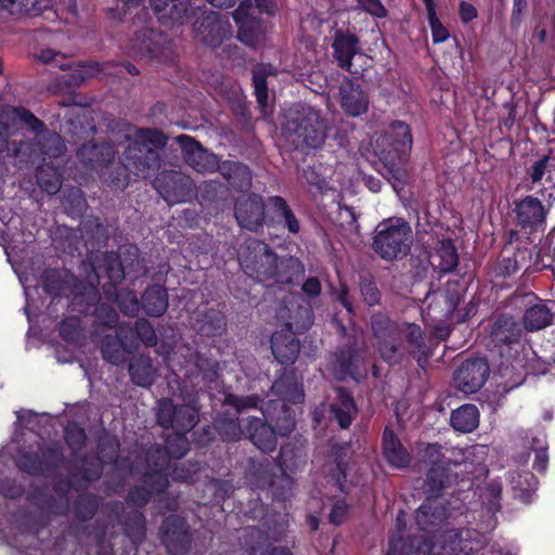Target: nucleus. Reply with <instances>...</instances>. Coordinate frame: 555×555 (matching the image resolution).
<instances>
[{
	"instance_id": "obj_60",
	"label": "nucleus",
	"mask_w": 555,
	"mask_h": 555,
	"mask_svg": "<svg viewBox=\"0 0 555 555\" xmlns=\"http://www.w3.org/2000/svg\"><path fill=\"white\" fill-rule=\"evenodd\" d=\"M546 158L540 159L532 166L531 179L533 182H538L542 179L546 168Z\"/></svg>"
},
{
	"instance_id": "obj_58",
	"label": "nucleus",
	"mask_w": 555,
	"mask_h": 555,
	"mask_svg": "<svg viewBox=\"0 0 555 555\" xmlns=\"http://www.w3.org/2000/svg\"><path fill=\"white\" fill-rule=\"evenodd\" d=\"M460 15L463 22L468 23L477 17V10L470 3L461 2Z\"/></svg>"
},
{
	"instance_id": "obj_39",
	"label": "nucleus",
	"mask_w": 555,
	"mask_h": 555,
	"mask_svg": "<svg viewBox=\"0 0 555 555\" xmlns=\"http://www.w3.org/2000/svg\"><path fill=\"white\" fill-rule=\"evenodd\" d=\"M37 0H0V11L11 15L28 14L35 10Z\"/></svg>"
},
{
	"instance_id": "obj_4",
	"label": "nucleus",
	"mask_w": 555,
	"mask_h": 555,
	"mask_svg": "<svg viewBox=\"0 0 555 555\" xmlns=\"http://www.w3.org/2000/svg\"><path fill=\"white\" fill-rule=\"evenodd\" d=\"M127 137L125 167L138 177H150L159 168L157 151L166 144L165 135L157 130L135 129Z\"/></svg>"
},
{
	"instance_id": "obj_13",
	"label": "nucleus",
	"mask_w": 555,
	"mask_h": 555,
	"mask_svg": "<svg viewBox=\"0 0 555 555\" xmlns=\"http://www.w3.org/2000/svg\"><path fill=\"white\" fill-rule=\"evenodd\" d=\"M235 218L242 228L250 231L262 225L264 218V205L258 195H248L237 202Z\"/></svg>"
},
{
	"instance_id": "obj_28",
	"label": "nucleus",
	"mask_w": 555,
	"mask_h": 555,
	"mask_svg": "<svg viewBox=\"0 0 555 555\" xmlns=\"http://www.w3.org/2000/svg\"><path fill=\"white\" fill-rule=\"evenodd\" d=\"M189 180L177 172L163 173L155 180V188L158 193L166 199L171 201L175 197L180 201L179 189L184 188Z\"/></svg>"
},
{
	"instance_id": "obj_52",
	"label": "nucleus",
	"mask_w": 555,
	"mask_h": 555,
	"mask_svg": "<svg viewBox=\"0 0 555 555\" xmlns=\"http://www.w3.org/2000/svg\"><path fill=\"white\" fill-rule=\"evenodd\" d=\"M48 143L50 151L46 152V154H48L50 157L60 156L65 149L63 140L59 134L55 133L49 135Z\"/></svg>"
},
{
	"instance_id": "obj_51",
	"label": "nucleus",
	"mask_w": 555,
	"mask_h": 555,
	"mask_svg": "<svg viewBox=\"0 0 555 555\" xmlns=\"http://www.w3.org/2000/svg\"><path fill=\"white\" fill-rule=\"evenodd\" d=\"M349 511L348 505L344 501H337L330 514V520L332 524L339 525L344 521Z\"/></svg>"
},
{
	"instance_id": "obj_6",
	"label": "nucleus",
	"mask_w": 555,
	"mask_h": 555,
	"mask_svg": "<svg viewBox=\"0 0 555 555\" xmlns=\"http://www.w3.org/2000/svg\"><path fill=\"white\" fill-rule=\"evenodd\" d=\"M238 262L242 270L249 276L261 282L270 279L284 282L280 275V268L285 267L284 261L278 260L268 245L257 240L246 241L238 250Z\"/></svg>"
},
{
	"instance_id": "obj_17",
	"label": "nucleus",
	"mask_w": 555,
	"mask_h": 555,
	"mask_svg": "<svg viewBox=\"0 0 555 555\" xmlns=\"http://www.w3.org/2000/svg\"><path fill=\"white\" fill-rule=\"evenodd\" d=\"M340 106L350 116H360L367 111L369 99L359 85L344 80L340 85Z\"/></svg>"
},
{
	"instance_id": "obj_8",
	"label": "nucleus",
	"mask_w": 555,
	"mask_h": 555,
	"mask_svg": "<svg viewBox=\"0 0 555 555\" xmlns=\"http://www.w3.org/2000/svg\"><path fill=\"white\" fill-rule=\"evenodd\" d=\"M137 337L147 346L156 344L154 328L149 321L140 319L135 322L134 328L130 326H120L117 332V340L113 345H111L108 340L104 343V358L114 364H118L124 361L126 354L135 349Z\"/></svg>"
},
{
	"instance_id": "obj_7",
	"label": "nucleus",
	"mask_w": 555,
	"mask_h": 555,
	"mask_svg": "<svg viewBox=\"0 0 555 555\" xmlns=\"http://www.w3.org/2000/svg\"><path fill=\"white\" fill-rule=\"evenodd\" d=\"M412 243V229L400 218H390L376 228L374 250L384 259L392 260L406 255Z\"/></svg>"
},
{
	"instance_id": "obj_30",
	"label": "nucleus",
	"mask_w": 555,
	"mask_h": 555,
	"mask_svg": "<svg viewBox=\"0 0 555 555\" xmlns=\"http://www.w3.org/2000/svg\"><path fill=\"white\" fill-rule=\"evenodd\" d=\"M430 262L440 271L449 272L457 264V254L455 247L450 240H443L434 255L430 256Z\"/></svg>"
},
{
	"instance_id": "obj_10",
	"label": "nucleus",
	"mask_w": 555,
	"mask_h": 555,
	"mask_svg": "<svg viewBox=\"0 0 555 555\" xmlns=\"http://www.w3.org/2000/svg\"><path fill=\"white\" fill-rule=\"evenodd\" d=\"M197 421V410L194 406L182 405L177 408L172 428L177 431L175 442H177L178 448H175L173 441H167L166 449L170 456L179 459L186 453L188 443L182 434L191 430L196 425Z\"/></svg>"
},
{
	"instance_id": "obj_54",
	"label": "nucleus",
	"mask_w": 555,
	"mask_h": 555,
	"mask_svg": "<svg viewBox=\"0 0 555 555\" xmlns=\"http://www.w3.org/2000/svg\"><path fill=\"white\" fill-rule=\"evenodd\" d=\"M225 402L234 405L238 411H241L245 408L255 406L257 404L256 399L251 398V397L241 399V398H236L234 396H228L225 398Z\"/></svg>"
},
{
	"instance_id": "obj_48",
	"label": "nucleus",
	"mask_w": 555,
	"mask_h": 555,
	"mask_svg": "<svg viewBox=\"0 0 555 555\" xmlns=\"http://www.w3.org/2000/svg\"><path fill=\"white\" fill-rule=\"evenodd\" d=\"M285 456H286V451L285 449L282 450V463H281V469H283V465H285ZM280 485H281V488L282 489H286V490H291L292 488V485H293V481L292 479L285 474V472H282V475L281 477L279 478V485L276 481H274L272 483V487H274V494L275 495H281V496H284L285 495V492L284 491H281L279 492V489H280Z\"/></svg>"
},
{
	"instance_id": "obj_55",
	"label": "nucleus",
	"mask_w": 555,
	"mask_h": 555,
	"mask_svg": "<svg viewBox=\"0 0 555 555\" xmlns=\"http://www.w3.org/2000/svg\"><path fill=\"white\" fill-rule=\"evenodd\" d=\"M59 57H62L60 52H55L52 49H46L40 52L39 59L43 63H55L60 68H65V64L59 61Z\"/></svg>"
},
{
	"instance_id": "obj_5",
	"label": "nucleus",
	"mask_w": 555,
	"mask_h": 555,
	"mask_svg": "<svg viewBox=\"0 0 555 555\" xmlns=\"http://www.w3.org/2000/svg\"><path fill=\"white\" fill-rule=\"evenodd\" d=\"M327 125L319 111L310 106L292 109L283 128L285 139L297 149H317L326 138Z\"/></svg>"
},
{
	"instance_id": "obj_46",
	"label": "nucleus",
	"mask_w": 555,
	"mask_h": 555,
	"mask_svg": "<svg viewBox=\"0 0 555 555\" xmlns=\"http://www.w3.org/2000/svg\"><path fill=\"white\" fill-rule=\"evenodd\" d=\"M79 333V321L77 318H68L61 324L60 334L65 340H74Z\"/></svg>"
},
{
	"instance_id": "obj_11",
	"label": "nucleus",
	"mask_w": 555,
	"mask_h": 555,
	"mask_svg": "<svg viewBox=\"0 0 555 555\" xmlns=\"http://www.w3.org/2000/svg\"><path fill=\"white\" fill-rule=\"evenodd\" d=\"M182 145L185 162L198 172H212L218 168L216 155L208 153L197 142L188 135L178 137Z\"/></svg>"
},
{
	"instance_id": "obj_33",
	"label": "nucleus",
	"mask_w": 555,
	"mask_h": 555,
	"mask_svg": "<svg viewBox=\"0 0 555 555\" xmlns=\"http://www.w3.org/2000/svg\"><path fill=\"white\" fill-rule=\"evenodd\" d=\"M269 206L278 216L284 220L285 227L291 233L297 234L299 232V222L283 197H270Z\"/></svg>"
},
{
	"instance_id": "obj_16",
	"label": "nucleus",
	"mask_w": 555,
	"mask_h": 555,
	"mask_svg": "<svg viewBox=\"0 0 555 555\" xmlns=\"http://www.w3.org/2000/svg\"><path fill=\"white\" fill-rule=\"evenodd\" d=\"M446 502L440 496L427 499L416 512V524L418 528L429 533L447 517Z\"/></svg>"
},
{
	"instance_id": "obj_19",
	"label": "nucleus",
	"mask_w": 555,
	"mask_h": 555,
	"mask_svg": "<svg viewBox=\"0 0 555 555\" xmlns=\"http://www.w3.org/2000/svg\"><path fill=\"white\" fill-rule=\"evenodd\" d=\"M246 431L253 443L261 451H272L276 446L275 430L260 418L248 420Z\"/></svg>"
},
{
	"instance_id": "obj_50",
	"label": "nucleus",
	"mask_w": 555,
	"mask_h": 555,
	"mask_svg": "<svg viewBox=\"0 0 555 555\" xmlns=\"http://www.w3.org/2000/svg\"><path fill=\"white\" fill-rule=\"evenodd\" d=\"M361 294L369 306H374L379 300V294L376 286L370 282L361 284Z\"/></svg>"
},
{
	"instance_id": "obj_21",
	"label": "nucleus",
	"mask_w": 555,
	"mask_h": 555,
	"mask_svg": "<svg viewBox=\"0 0 555 555\" xmlns=\"http://www.w3.org/2000/svg\"><path fill=\"white\" fill-rule=\"evenodd\" d=\"M383 451L387 461L395 467L401 468L410 463L409 453L389 428H386L383 435Z\"/></svg>"
},
{
	"instance_id": "obj_42",
	"label": "nucleus",
	"mask_w": 555,
	"mask_h": 555,
	"mask_svg": "<svg viewBox=\"0 0 555 555\" xmlns=\"http://www.w3.org/2000/svg\"><path fill=\"white\" fill-rule=\"evenodd\" d=\"M116 300L125 314L132 317L138 313L139 301L134 293L130 291H121L117 294Z\"/></svg>"
},
{
	"instance_id": "obj_62",
	"label": "nucleus",
	"mask_w": 555,
	"mask_h": 555,
	"mask_svg": "<svg viewBox=\"0 0 555 555\" xmlns=\"http://www.w3.org/2000/svg\"><path fill=\"white\" fill-rule=\"evenodd\" d=\"M304 399L302 389L298 385H294L285 396V400L292 403L301 402Z\"/></svg>"
},
{
	"instance_id": "obj_22",
	"label": "nucleus",
	"mask_w": 555,
	"mask_h": 555,
	"mask_svg": "<svg viewBox=\"0 0 555 555\" xmlns=\"http://www.w3.org/2000/svg\"><path fill=\"white\" fill-rule=\"evenodd\" d=\"M357 43V38L349 34H338L333 42L339 66L349 72H351V60L359 52Z\"/></svg>"
},
{
	"instance_id": "obj_26",
	"label": "nucleus",
	"mask_w": 555,
	"mask_h": 555,
	"mask_svg": "<svg viewBox=\"0 0 555 555\" xmlns=\"http://www.w3.org/2000/svg\"><path fill=\"white\" fill-rule=\"evenodd\" d=\"M521 336V328L512 318L499 320L491 332L492 340L496 345H511L517 343Z\"/></svg>"
},
{
	"instance_id": "obj_61",
	"label": "nucleus",
	"mask_w": 555,
	"mask_h": 555,
	"mask_svg": "<svg viewBox=\"0 0 555 555\" xmlns=\"http://www.w3.org/2000/svg\"><path fill=\"white\" fill-rule=\"evenodd\" d=\"M547 463V453L544 449H539L535 451V457L533 463V468L539 472H544Z\"/></svg>"
},
{
	"instance_id": "obj_63",
	"label": "nucleus",
	"mask_w": 555,
	"mask_h": 555,
	"mask_svg": "<svg viewBox=\"0 0 555 555\" xmlns=\"http://www.w3.org/2000/svg\"><path fill=\"white\" fill-rule=\"evenodd\" d=\"M18 117L24 120L27 125H29L34 130H38L42 127V124L30 113L26 111L16 112Z\"/></svg>"
},
{
	"instance_id": "obj_64",
	"label": "nucleus",
	"mask_w": 555,
	"mask_h": 555,
	"mask_svg": "<svg viewBox=\"0 0 555 555\" xmlns=\"http://www.w3.org/2000/svg\"><path fill=\"white\" fill-rule=\"evenodd\" d=\"M1 491L4 496L15 498V496L20 495L23 490H22L21 486L13 485L11 488L3 486Z\"/></svg>"
},
{
	"instance_id": "obj_57",
	"label": "nucleus",
	"mask_w": 555,
	"mask_h": 555,
	"mask_svg": "<svg viewBox=\"0 0 555 555\" xmlns=\"http://www.w3.org/2000/svg\"><path fill=\"white\" fill-rule=\"evenodd\" d=\"M304 293L309 297H317L321 292V284L318 279L310 278L302 285Z\"/></svg>"
},
{
	"instance_id": "obj_36",
	"label": "nucleus",
	"mask_w": 555,
	"mask_h": 555,
	"mask_svg": "<svg viewBox=\"0 0 555 555\" xmlns=\"http://www.w3.org/2000/svg\"><path fill=\"white\" fill-rule=\"evenodd\" d=\"M269 75L268 67L264 65L258 66L254 70V88L257 102L262 111L267 107L268 92H267V76Z\"/></svg>"
},
{
	"instance_id": "obj_25",
	"label": "nucleus",
	"mask_w": 555,
	"mask_h": 555,
	"mask_svg": "<svg viewBox=\"0 0 555 555\" xmlns=\"http://www.w3.org/2000/svg\"><path fill=\"white\" fill-rule=\"evenodd\" d=\"M452 427L461 433H470L479 424V412L476 405L464 404L451 414Z\"/></svg>"
},
{
	"instance_id": "obj_34",
	"label": "nucleus",
	"mask_w": 555,
	"mask_h": 555,
	"mask_svg": "<svg viewBox=\"0 0 555 555\" xmlns=\"http://www.w3.org/2000/svg\"><path fill=\"white\" fill-rule=\"evenodd\" d=\"M234 20L240 26L238 38L245 44L256 47L260 39V30L254 23L243 17V10L238 9L233 14Z\"/></svg>"
},
{
	"instance_id": "obj_32",
	"label": "nucleus",
	"mask_w": 555,
	"mask_h": 555,
	"mask_svg": "<svg viewBox=\"0 0 555 555\" xmlns=\"http://www.w3.org/2000/svg\"><path fill=\"white\" fill-rule=\"evenodd\" d=\"M129 373L132 380L142 387L150 386L155 377V370L151 364V360L145 357H139L131 362Z\"/></svg>"
},
{
	"instance_id": "obj_27",
	"label": "nucleus",
	"mask_w": 555,
	"mask_h": 555,
	"mask_svg": "<svg viewBox=\"0 0 555 555\" xmlns=\"http://www.w3.org/2000/svg\"><path fill=\"white\" fill-rule=\"evenodd\" d=\"M144 311L151 317H160L168 308V296L162 286H153L142 297Z\"/></svg>"
},
{
	"instance_id": "obj_15",
	"label": "nucleus",
	"mask_w": 555,
	"mask_h": 555,
	"mask_svg": "<svg viewBox=\"0 0 555 555\" xmlns=\"http://www.w3.org/2000/svg\"><path fill=\"white\" fill-rule=\"evenodd\" d=\"M163 542L172 554L186 551L189 535L185 521L178 516L168 517L163 525Z\"/></svg>"
},
{
	"instance_id": "obj_35",
	"label": "nucleus",
	"mask_w": 555,
	"mask_h": 555,
	"mask_svg": "<svg viewBox=\"0 0 555 555\" xmlns=\"http://www.w3.org/2000/svg\"><path fill=\"white\" fill-rule=\"evenodd\" d=\"M113 146L109 144H87L81 147L79 155L82 159L89 163H105L109 162L113 156Z\"/></svg>"
},
{
	"instance_id": "obj_9",
	"label": "nucleus",
	"mask_w": 555,
	"mask_h": 555,
	"mask_svg": "<svg viewBox=\"0 0 555 555\" xmlns=\"http://www.w3.org/2000/svg\"><path fill=\"white\" fill-rule=\"evenodd\" d=\"M488 373L489 366L483 359L466 361L454 374L455 386L464 393H474L485 384Z\"/></svg>"
},
{
	"instance_id": "obj_53",
	"label": "nucleus",
	"mask_w": 555,
	"mask_h": 555,
	"mask_svg": "<svg viewBox=\"0 0 555 555\" xmlns=\"http://www.w3.org/2000/svg\"><path fill=\"white\" fill-rule=\"evenodd\" d=\"M126 274V267L122 262L117 259L114 260V263L109 264L107 268V275L114 283L120 282Z\"/></svg>"
},
{
	"instance_id": "obj_29",
	"label": "nucleus",
	"mask_w": 555,
	"mask_h": 555,
	"mask_svg": "<svg viewBox=\"0 0 555 555\" xmlns=\"http://www.w3.org/2000/svg\"><path fill=\"white\" fill-rule=\"evenodd\" d=\"M553 314L550 308L542 304H535L528 308L524 315V325L528 331H539L551 324Z\"/></svg>"
},
{
	"instance_id": "obj_38",
	"label": "nucleus",
	"mask_w": 555,
	"mask_h": 555,
	"mask_svg": "<svg viewBox=\"0 0 555 555\" xmlns=\"http://www.w3.org/2000/svg\"><path fill=\"white\" fill-rule=\"evenodd\" d=\"M40 188L49 194H54L61 186V178L59 171L53 167L50 172L46 168H40L37 175Z\"/></svg>"
},
{
	"instance_id": "obj_41",
	"label": "nucleus",
	"mask_w": 555,
	"mask_h": 555,
	"mask_svg": "<svg viewBox=\"0 0 555 555\" xmlns=\"http://www.w3.org/2000/svg\"><path fill=\"white\" fill-rule=\"evenodd\" d=\"M177 406H175L169 399H164L158 402L157 420L162 427L169 428L175 424Z\"/></svg>"
},
{
	"instance_id": "obj_2",
	"label": "nucleus",
	"mask_w": 555,
	"mask_h": 555,
	"mask_svg": "<svg viewBox=\"0 0 555 555\" xmlns=\"http://www.w3.org/2000/svg\"><path fill=\"white\" fill-rule=\"evenodd\" d=\"M482 537L474 529H451L441 533L435 543L427 537H414L403 548L404 555H457L470 554L482 545Z\"/></svg>"
},
{
	"instance_id": "obj_1",
	"label": "nucleus",
	"mask_w": 555,
	"mask_h": 555,
	"mask_svg": "<svg viewBox=\"0 0 555 555\" xmlns=\"http://www.w3.org/2000/svg\"><path fill=\"white\" fill-rule=\"evenodd\" d=\"M372 328L377 339V348L380 357L388 363H398L402 356L401 339H405L421 362L422 356H426V346L422 330L413 323L395 324L384 315H374Z\"/></svg>"
},
{
	"instance_id": "obj_59",
	"label": "nucleus",
	"mask_w": 555,
	"mask_h": 555,
	"mask_svg": "<svg viewBox=\"0 0 555 555\" xmlns=\"http://www.w3.org/2000/svg\"><path fill=\"white\" fill-rule=\"evenodd\" d=\"M334 374L335 376L338 378V379H344L346 377V375H351L353 376L354 373L352 371V361L351 360H348V361H340L339 363V370L338 369H334Z\"/></svg>"
},
{
	"instance_id": "obj_56",
	"label": "nucleus",
	"mask_w": 555,
	"mask_h": 555,
	"mask_svg": "<svg viewBox=\"0 0 555 555\" xmlns=\"http://www.w3.org/2000/svg\"><path fill=\"white\" fill-rule=\"evenodd\" d=\"M222 431L224 437L229 440H237L241 438L242 435L240 425L236 424V422L234 421L224 424Z\"/></svg>"
},
{
	"instance_id": "obj_18",
	"label": "nucleus",
	"mask_w": 555,
	"mask_h": 555,
	"mask_svg": "<svg viewBox=\"0 0 555 555\" xmlns=\"http://www.w3.org/2000/svg\"><path fill=\"white\" fill-rule=\"evenodd\" d=\"M518 222L524 227L535 229L543 224L546 211L541 202L532 196H527L516 205Z\"/></svg>"
},
{
	"instance_id": "obj_37",
	"label": "nucleus",
	"mask_w": 555,
	"mask_h": 555,
	"mask_svg": "<svg viewBox=\"0 0 555 555\" xmlns=\"http://www.w3.org/2000/svg\"><path fill=\"white\" fill-rule=\"evenodd\" d=\"M428 22L431 29V36L435 43H440L446 41L449 38V31L447 28L440 23L435 12V3L434 0H424Z\"/></svg>"
},
{
	"instance_id": "obj_24",
	"label": "nucleus",
	"mask_w": 555,
	"mask_h": 555,
	"mask_svg": "<svg viewBox=\"0 0 555 555\" xmlns=\"http://www.w3.org/2000/svg\"><path fill=\"white\" fill-rule=\"evenodd\" d=\"M331 410L341 428H347L357 414L353 399L341 389L336 390V401L332 403Z\"/></svg>"
},
{
	"instance_id": "obj_20",
	"label": "nucleus",
	"mask_w": 555,
	"mask_h": 555,
	"mask_svg": "<svg viewBox=\"0 0 555 555\" xmlns=\"http://www.w3.org/2000/svg\"><path fill=\"white\" fill-rule=\"evenodd\" d=\"M158 18L166 23L183 24L189 20L188 7L180 0H150Z\"/></svg>"
},
{
	"instance_id": "obj_49",
	"label": "nucleus",
	"mask_w": 555,
	"mask_h": 555,
	"mask_svg": "<svg viewBox=\"0 0 555 555\" xmlns=\"http://www.w3.org/2000/svg\"><path fill=\"white\" fill-rule=\"evenodd\" d=\"M358 4L374 16L383 17L386 15V10L379 0H358Z\"/></svg>"
},
{
	"instance_id": "obj_3",
	"label": "nucleus",
	"mask_w": 555,
	"mask_h": 555,
	"mask_svg": "<svg viewBox=\"0 0 555 555\" xmlns=\"http://www.w3.org/2000/svg\"><path fill=\"white\" fill-rule=\"evenodd\" d=\"M374 153L384 163L385 175L391 181L398 193L405 182L406 172L401 167V154H404L412 144V137L406 124L396 121L390 127V133L380 135L375 140Z\"/></svg>"
},
{
	"instance_id": "obj_14",
	"label": "nucleus",
	"mask_w": 555,
	"mask_h": 555,
	"mask_svg": "<svg viewBox=\"0 0 555 555\" xmlns=\"http://www.w3.org/2000/svg\"><path fill=\"white\" fill-rule=\"evenodd\" d=\"M230 33V25L218 13H207L195 28L196 37L210 47L218 46Z\"/></svg>"
},
{
	"instance_id": "obj_40",
	"label": "nucleus",
	"mask_w": 555,
	"mask_h": 555,
	"mask_svg": "<svg viewBox=\"0 0 555 555\" xmlns=\"http://www.w3.org/2000/svg\"><path fill=\"white\" fill-rule=\"evenodd\" d=\"M512 483L515 489L520 491L519 496L524 500H528V492L534 491L538 486V480L535 477L529 473L525 472L522 474H517V476L512 477Z\"/></svg>"
},
{
	"instance_id": "obj_44",
	"label": "nucleus",
	"mask_w": 555,
	"mask_h": 555,
	"mask_svg": "<svg viewBox=\"0 0 555 555\" xmlns=\"http://www.w3.org/2000/svg\"><path fill=\"white\" fill-rule=\"evenodd\" d=\"M281 413H282V417H279L276 420L274 430H275V434L285 436V435L289 434L295 427L294 415L289 411V409L285 406V404H283V409H282Z\"/></svg>"
},
{
	"instance_id": "obj_31",
	"label": "nucleus",
	"mask_w": 555,
	"mask_h": 555,
	"mask_svg": "<svg viewBox=\"0 0 555 555\" xmlns=\"http://www.w3.org/2000/svg\"><path fill=\"white\" fill-rule=\"evenodd\" d=\"M221 172L231 185L238 189L248 188L251 183V173L247 166L240 163H225Z\"/></svg>"
},
{
	"instance_id": "obj_23",
	"label": "nucleus",
	"mask_w": 555,
	"mask_h": 555,
	"mask_svg": "<svg viewBox=\"0 0 555 555\" xmlns=\"http://www.w3.org/2000/svg\"><path fill=\"white\" fill-rule=\"evenodd\" d=\"M162 40L163 36L159 33L145 28L135 36L131 46L132 53L142 57H153L156 55Z\"/></svg>"
},
{
	"instance_id": "obj_43",
	"label": "nucleus",
	"mask_w": 555,
	"mask_h": 555,
	"mask_svg": "<svg viewBox=\"0 0 555 555\" xmlns=\"http://www.w3.org/2000/svg\"><path fill=\"white\" fill-rule=\"evenodd\" d=\"M65 439L72 449L77 450L83 444L86 435L81 427L70 424L65 429Z\"/></svg>"
},
{
	"instance_id": "obj_12",
	"label": "nucleus",
	"mask_w": 555,
	"mask_h": 555,
	"mask_svg": "<svg viewBox=\"0 0 555 555\" xmlns=\"http://www.w3.org/2000/svg\"><path fill=\"white\" fill-rule=\"evenodd\" d=\"M299 327L291 322L285 330L275 332L271 338L272 353L280 363H293L300 350L299 341L294 336Z\"/></svg>"
},
{
	"instance_id": "obj_47",
	"label": "nucleus",
	"mask_w": 555,
	"mask_h": 555,
	"mask_svg": "<svg viewBox=\"0 0 555 555\" xmlns=\"http://www.w3.org/2000/svg\"><path fill=\"white\" fill-rule=\"evenodd\" d=\"M98 65H77L74 69L73 74V82L75 85H78L82 82L83 80L88 79L89 77H92L96 70Z\"/></svg>"
},
{
	"instance_id": "obj_45",
	"label": "nucleus",
	"mask_w": 555,
	"mask_h": 555,
	"mask_svg": "<svg viewBox=\"0 0 555 555\" xmlns=\"http://www.w3.org/2000/svg\"><path fill=\"white\" fill-rule=\"evenodd\" d=\"M17 465L21 469L36 474L42 470V462L37 456H28L26 454L18 455Z\"/></svg>"
}]
</instances>
